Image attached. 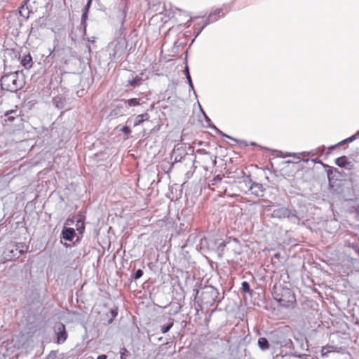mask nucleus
<instances>
[{"label":"nucleus","mask_w":359,"mask_h":359,"mask_svg":"<svg viewBox=\"0 0 359 359\" xmlns=\"http://www.w3.org/2000/svg\"><path fill=\"white\" fill-rule=\"evenodd\" d=\"M1 86L3 90L16 92L25 84L23 75L19 72L4 74L1 78Z\"/></svg>","instance_id":"f257e3e1"},{"label":"nucleus","mask_w":359,"mask_h":359,"mask_svg":"<svg viewBox=\"0 0 359 359\" xmlns=\"http://www.w3.org/2000/svg\"><path fill=\"white\" fill-rule=\"evenodd\" d=\"M273 296L280 306L285 308L292 307L296 302L294 292L287 287H275Z\"/></svg>","instance_id":"f03ea898"},{"label":"nucleus","mask_w":359,"mask_h":359,"mask_svg":"<svg viewBox=\"0 0 359 359\" xmlns=\"http://www.w3.org/2000/svg\"><path fill=\"white\" fill-rule=\"evenodd\" d=\"M218 290L211 285H207L203 287L201 294V299L203 304L212 306L218 297Z\"/></svg>","instance_id":"7ed1b4c3"},{"label":"nucleus","mask_w":359,"mask_h":359,"mask_svg":"<svg viewBox=\"0 0 359 359\" xmlns=\"http://www.w3.org/2000/svg\"><path fill=\"white\" fill-rule=\"evenodd\" d=\"M271 216H272V217L278 218V219L295 218L297 220H299L296 210H291L288 208H283V207L273 210L272 211Z\"/></svg>","instance_id":"20e7f679"},{"label":"nucleus","mask_w":359,"mask_h":359,"mask_svg":"<svg viewBox=\"0 0 359 359\" xmlns=\"http://www.w3.org/2000/svg\"><path fill=\"white\" fill-rule=\"evenodd\" d=\"M188 154L185 147L181 144H177L174 147L170 159L173 160L171 167L174 163L182 161Z\"/></svg>","instance_id":"39448f33"},{"label":"nucleus","mask_w":359,"mask_h":359,"mask_svg":"<svg viewBox=\"0 0 359 359\" xmlns=\"http://www.w3.org/2000/svg\"><path fill=\"white\" fill-rule=\"evenodd\" d=\"M54 332L57 337V342L59 344L64 343L67 337L65 325L62 323H57L54 326Z\"/></svg>","instance_id":"423d86ee"},{"label":"nucleus","mask_w":359,"mask_h":359,"mask_svg":"<svg viewBox=\"0 0 359 359\" xmlns=\"http://www.w3.org/2000/svg\"><path fill=\"white\" fill-rule=\"evenodd\" d=\"M227 6L226 4H224L222 8L217 9L215 12L211 13L208 18L207 21L205 22V25L203 26V27L201 29V30L198 32V34L201 32V30L209 23L217 21L219 18V14L223 11L224 8H226Z\"/></svg>","instance_id":"0eeeda50"},{"label":"nucleus","mask_w":359,"mask_h":359,"mask_svg":"<svg viewBox=\"0 0 359 359\" xmlns=\"http://www.w3.org/2000/svg\"><path fill=\"white\" fill-rule=\"evenodd\" d=\"M11 247L12 248L10 250V253L11 255L10 257L12 258H18L25 252V248H26V246L22 243H18L15 245H12Z\"/></svg>","instance_id":"6e6552de"},{"label":"nucleus","mask_w":359,"mask_h":359,"mask_svg":"<svg viewBox=\"0 0 359 359\" xmlns=\"http://www.w3.org/2000/svg\"><path fill=\"white\" fill-rule=\"evenodd\" d=\"M335 163L339 167L346 168L349 170L353 168V163L351 161H348L346 156H342L341 157L337 158L335 160Z\"/></svg>","instance_id":"1a4fd4ad"},{"label":"nucleus","mask_w":359,"mask_h":359,"mask_svg":"<svg viewBox=\"0 0 359 359\" xmlns=\"http://www.w3.org/2000/svg\"><path fill=\"white\" fill-rule=\"evenodd\" d=\"M250 189L252 191L253 194L258 197L262 196L265 190L262 184L257 182H252L250 186Z\"/></svg>","instance_id":"9d476101"},{"label":"nucleus","mask_w":359,"mask_h":359,"mask_svg":"<svg viewBox=\"0 0 359 359\" xmlns=\"http://www.w3.org/2000/svg\"><path fill=\"white\" fill-rule=\"evenodd\" d=\"M75 231L73 228L64 227L62 230V238L68 241H72L75 236Z\"/></svg>","instance_id":"9b49d317"},{"label":"nucleus","mask_w":359,"mask_h":359,"mask_svg":"<svg viewBox=\"0 0 359 359\" xmlns=\"http://www.w3.org/2000/svg\"><path fill=\"white\" fill-rule=\"evenodd\" d=\"M4 116L6 118V121L13 122L19 115L17 110H10L6 111Z\"/></svg>","instance_id":"f8f14e48"},{"label":"nucleus","mask_w":359,"mask_h":359,"mask_svg":"<svg viewBox=\"0 0 359 359\" xmlns=\"http://www.w3.org/2000/svg\"><path fill=\"white\" fill-rule=\"evenodd\" d=\"M22 65L25 69H29L32 66V58L30 55H25L21 60Z\"/></svg>","instance_id":"ddd939ff"},{"label":"nucleus","mask_w":359,"mask_h":359,"mask_svg":"<svg viewBox=\"0 0 359 359\" xmlns=\"http://www.w3.org/2000/svg\"><path fill=\"white\" fill-rule=\"evenodd\" d=\"M174 320L172 318H168V321L166 324L161 326V332L162 333H167L173 326Z\"/></svg>","instance_id":"4468645a"},{"label":"nucleus","mask_w":359,"mask_h":359,"mask_svg":"<svg viewBox=\"0 0 359 359\" xmlns=\"http://www.w3.org/2000/svg\"><path fill=\"white\" fill-rule=\"evenodd\" d=\"M258 346L261 350L265 351L269 348V343L266 338L260 337L258 339Z\"/></svg>","instance_id":"2eb2a0df"},{"label":"nucleus","mask_w":359,"mask_h":359,"mask_svg":"<svg viewBox=\"0 0 359 359\" xmlns=\"http://www.w3.org/2000/svg\"><path fill=\"white\" fill-rule=\"evenodd\" d=\"M149 118V115L147 113L138 115L136 118V122L135 123L134 126L135 127L142 124L144 121H148Z\"/></svg>","instance_id":"dca6fc26"},{"label":"nucleus","mask_w":359,"mask_h":359,"mask_svg":"<svg viewBox=\"0 0 359 359\" xmlns=\"http://www.w3.org/2000/svg\"><path fill=\"white\" fill-rule=\"evenodd\" d=\"M53 103L58 109H63L65 107V99L61 97H55L53 99Z\"/></svg>","instance_id":"f3484780"},{"label":"nucleus","mask_w":359,"mask_h":359,"mask_svg":"<svg viewBox=\"0 0 359 359\" xmlns=\"http://www.w3.org/2000/svg\"><path fill=\"white\" fill-rule=\"evenodd\" d=\"M241 288L243 292L250 295H252L253 293V291L250 289V284L247 281H243L242 283Z\"/></svg>","instance_id":"a211bd4d"},{"label":"nucleus","mask_w":359,"mask_h":359,"mask_svg":"<svg viewBox=\"0 0 359 359\" xmlns=\"http://www.w3.org/2000/svg\"><path fill=\"white\" fill-rule=\"evenodd\" d=\"M142 81V79L140 76H136L135 78L129 80V84L133 87H136L141 83Z\"/></svg>","instance_id":"6ab92c4d"},{"label":"nucleus","mask_w":359,"mask_h":359,"mask_svg":"<svg viewBox=\"0 0 359 359\" xmlns=\"http://www.w3.org/2000/svg\"><path fill=\"white\" fill-rule=\"evenodd\" d=\"M76 226V230L79 231V233L80 234H82L85 229V224H84L83 220H82L81 219L77 220Z\"/></svg>","instance_id":"aec40b11"},{"label":"nucleus","mask_w":359,"mask_h":359,"mask_svg":"<svg viewBox=\"0 0 359 359\" xmlns=\"http://www.w3.org/2000/svg\"><path fill=\"white\" fill-rule=\"evenodd\" d=\"M281 346L287 347L289 348H294V344L291 339H285L280 342Z\"/></svg>","instance_id":"412c9836"},{"label":"nucleus","mask_w":359,"mask_h":359,"mask_svg":"<svg viewBox=\"0 0 359 359\" xmlns=\"http://www.w3.org/2000/svg\"><path fill=\"white\" fill-rule=\"evenodd\" d=\"M358 135H359V130L355 134L352 135L351 137H349L345 139L344 140L341 141V142H339V144L341 145V144H344L345 142H352L358 138Z\"/></svg>","instance_id":"4be33fe9"},{"label":"nucleus","mask_w":359,"mask_h":359,"mask_svg":"<svg viewBox=\"0 0 359 359\" xmlns=\"http://www.w3.org/2000/svg\"><path fill=\"white\" fill-rule=\"evenodd\" d=\"M185 73H186V77L187 79L189 88L191 90H194V85H193V83H192V80H191V76H190V74H189V67H188L187 65L185 67Z\"/></svg>","instance_id":"5701e85b"},{"label":"nucleus","mask_w":359,"mask_h":359,"mask_svg":"<svg viewBox=\"0 0 359 359\" xmlns=\"http://www.w3.org/2000/svg\"><path fill=\"white\" fill-rule=\"evenodd\" d=\"M210 128H213V129H214V130H215L218 134H220V135H222V136H225V137H228V138H229V139H231V140H234V141L237 142V140H236L235 138H233V137H230V136H229V135H226V134L223 133H222L221 130H219V129H218V128H217L214 124L211 125V126H210Z\"/></svg>","instance_id":"b1692460"},{"label":"nucleus","mask_w":359,"mask_h":359,"mask_svg":"<svg viewBox=\"0 0 359 359\" xmlns=\"http://www.w3.org/2000/svg\"><path fill=\"white\" fill-rule=\"evenodd\" d=\"M127 102H128V105L130 107L137 106L140 104L138 100L136 98L129 99L127 101Z\"/></svg>","instance_id":"393cba45"},{"label":"nucleus","mask_w":359,"mask_h":359,"mask_svg":"<svg viewBox=\"0 0 359 359\" xmlns=\"http://www.w3.org/2000/svg\"><path fill=\"white\" fill-rule=\"evenodd\" d=\"M200 109H201V111L204 116L205 122L207 123L208 127H210L213 123H212L210 118L205 114V113L204 112V111L203 110V109L201 108V106H200Z\"/></svg>","instance_id":"a878e982"},{"label":"nucleus","mask_w":359,"mask_h":359,"mask_svg":"<svg viewBox=\"0 0 359 359\" xmlns=\"http://www.w3.org/2000/svg\"><path fill=\"white\" fill-rule=\"evenodd\" d=\"M294 340H295L297 344L300 345L302 348H303V349L305 348V347H304L305 345L303 343V341H304V337H303L301 336L299 338L294 337ZM306 346H307L306 344Z\"/></svg>","instance_id":"bb28decb"},{"label":"nucleus","mask_w":359,"mask_h":359,"mask_svg":"<svg viewBox=\"0 0 359 359\" xmlns=\"http://www.w3.org/2000/svg\"><path fill=\"white\" fill-rule=\"evenodd\" d=\"M143 275V271L142 269H137L133 274V278L137 280L140 278Z\"/></svg>","instance_id":"cd10ccee"},{"label":"nucleus","mask_w":359,"mask_h":359,"mask_svg":"<svg viewBox=\"0 0 359 359\" xmlns=\"http://www.w3.org/2000/svg\"><path fill=\"white\" fill-rule=\"evenodd\" d=\"M110 313L111 315V318L109 320L108 323L109 324H111L112 323L113 318L116 317L118 314L117 309H111L110 310Z\"/></svg>","instance_id":"c85d7f7f"},{"label":"nucleus","mask_w":359,"mask_h":359,"mask_svg":"<svg viewBox=\"0 0 359 359\" xmlns=\"http://www.w3.org/2000/svg\"><path fill=\"white\" fill-rule=\"evenodd\" d=\"M120 130L122 131L127 136H128V135L131 133V130L130 129V128L126 126L121 128Z\"/></svg>","instance_id":"c756f323"},{"label":"nucleus","mask_w":359,"mask_h":359,"mask_svg":"<svg viewBox=\"0 0 359 359\" xmlns=\"http://www.w3.org/2000/svg\"><path fill=\"white\" fill-rule=\"evenodd\" d=\"M88 12H86V11H83V14H82V16H81V24L83 25H85L86 20L88 18Z\"/></svg>","instance_id":"7c9ffc66"},{"label":"nucleus","mask_w":359,"mask_h":359,"mask_svg":"<svg viewBox=\"0 0 359 359\" xmlns=\"http://www.w3.org/2000/svg\"><path fill=\"white\" fill-rule=\"evenodd\" d=\"M56 355H57V352L55 351H52L49 353V355L48 356V359H55Z\"/></svg>","instance_id":"2f4dec72"},{"label":"nucleus","mask_w":359,"mask_h":359,"mask_svg":"<svg viewBox=\"0 0 359 359\" xmlns=\"http://www.w3.org/2000/svg\"><path fill=\"white\" fill-rule=\"evenodd\" d=\"M348 247L352 248L359 255V248L355 244H348Z\"/></svg>","instance_id":"473e14b6"},{"label":"nucleus","mask_w":359,"mask_h":359,"mask_svg":"<svg viewBox=\"0 0 359 359\" xmlns=\"http://www.w3.org/2000/svg\"><path fill=\"white\" fill-rule=\"evenodd\" d=\"M91 3H92V0H88V2L86 4V5L85 6L83 11L88 12V10H89L90 7L91 6Z\"/></svg>","instance_id":"72a5a7b5"},{"label":"nucleus","mask_w":359,"mask_h":359,"mask_svg":"<svg viewBox=\"0 0 359 359\" xmlns=\"http://www.w3.org/2000/svg\"><path fill=\"white\" fill-rule=\"evenodd\" d=\"M222 178L220 175L215 176L213 179V182H214L213 184H216L218 182H220L222 180Z\"/></svg>","instance_id":"f704fd0d"},{"label":"nucleus","mask_w":359,"mask_h":359,"mask_svg":"<svg viewBox=\"0 0 359 359\" xmlns=\"http://www.w3.org/2000/svg\"><path fill=\"white\" fill-rule=\"evenodd\" d=\"M107 355L104 354H102L97 356V359H107Z\"/></svg>","instance_id":"c9c22d12"},{"label":"nucleus","mask_w":359,"mask_h":359,"mask_svg":"<svg viewBox=\"0 0 359 359\" xmlns=\"http://www.w3.org/2000/svg\"><path fill=\"white\" fill-rule=\"evenodd\" d=\"M128 352L127 350L125 348L123 352H121V359H125V353Z\"/></svg>","instance_id":"e433bc0d"},{"label":"nucleus","mask_w":359,"mask_h":359,"mask_svg":"<svg viewBox=\"0 0 359 359\" xmlns=\"http://www.w3.org/2000/svg\"><path fill=\"white\" fill-rule=\"evenodd\" d=\"M69 36L72 41H76L75 36H74V33L72 32L69 34Z\"/></svg>","instance_id":"4c0bfd02"},{"label":"nucleus","mask_w":359,"mask_h":359,"mask_svg":"<svg viewBox=\"0 0 359 359\" xmlns=\"http://www.w3.org/2000/svg\"><path fill=\"white\" fill-rule=\"evenodd\" d=\"M272 207H273V205H266L265 208H266V210L267 211H271V210Z\"/></svg>","instance_id":"58836bf2"},{"label":"nucleus","mask_w":359,"mask_h":359,"mask_svg":"<svg viewBox=\"0 0 359 359\" xmlns=\"http://www.w3.org/2000/svg\"><path fill=\"white\" fill-rule=\"evenodd\" d=\"M280 257V254L279 252H276L274 254L273 257L276 259H279Z\"/></svg>","instance_id":"ea45409f"},{"label":"nucleus","mask_w":359,"mask_h":359,"mask_svg":"<svg viewBox=\"0 0 359 359\" xmlns=\"http://www.w3.org/2000/svg\"><path fill=\"white\" fill-rule=\"evenodd\" d=\"M332 173V168H330L328 170H327V176L328 177L330 178V175Z\"/></svg>","instance_id":"a19ab883"},{"label":"nucleus","mask_w":359,"mask_h":359,"mask_svg":"<svg viewBox=\"0 0 359 359\" xmlns=\"http://www.w3.org/2000/svg\"><path fill=\"white\" fill-rule=\"evenodd\" d=\"M24 10H25L24 6H21L20 13V15H22V16H24V14L22 13Z\"/></svg>","instance_id":"79ce46f5"},{"label":"nucleus","mask_w":359,"mask_h":359,"mask_svg":"<svg viewBox=\"0 0 359 359\" xmlns=\"http://www.w3.org/2000/svg\"><path fill=\"white\" fill-rule=\"evenodd\" d=\"M294 154L288 153V154H287L284 155L283 156H284V157H285V156H294Z\"/></svg>","instance_id":"37998d69"},{"label":"nucleus","mask_w":359,"mask_h":359,"mask_svg":"<svg viewBox=\"0 0 359 359\" xmlns=\"http://www.w3.org/2000/svg\"><path fill=\"white\" fill-rule=\"evenodd\" d=\"M94 39H95V37H93V38L88 39V41H93Z\"/></svg>","instance_id":"c03bdc74"},{"label":"nucleus","mask_w":359,"mask_h":359,"mask_svg":"<svg viewBox=\"0 0 359 359\" xmlns=\"http://www.w3.org/2000/svg\"><path fill=\"white\" fill-rule=\"evenodd\" d=\"M213 163H214V165H215V164H216V158H215V159H214V161H213Z\"/></svg>","instance_id":"a18cd8bd"},{"label":"nucleus","mask_w":359,"mask_h":359,"mask_svg":"<svg viewBox=\"0 0 359 359\" xmlns=\"http://www.w3.org/2000/svg\"><path fill=\"white\" fill-rule=\"evenodd\" d=\"M198 294H199V291H198V290H197V291H196V296H198Z\"/></svg>","instance_id":"49530a36"},{"label":"nucleus","mask_w":359,"mask_h":359,"mask_svg":"<svg viewBox=\"0 0 359 359\" xmlns=\"http://www.w3.org/2000/svg\"><path fill=\"white\" fill-rule=\"evenodd\" d=\"M67 222L68 223H71V221H69V220H67Z\"/></svg>","instance_id":"de8ad7c7"},{"label":"nucleus","mask_w":359,"mask_h":359,"mask_svg":"<svg viewBox=\"0 0 359 359\" xmlns=\"http://www.w3.org/2000/svg\"><path fill=\"white\" fill-rule=\"evenodd\" d=\"M67 222L68 223H71V221H69V220H67Z\"/></svg>","instance_id":"09e8293b"},{"label":"nucleus","mask_w":359,"mask_h":359,"mask_svg":"<svg viewBox=\"0 0 359 359\" xmlns=\"http://www.w3.org/2000/svg\"><path fill=\"white\" fill-rule=\"evenodd\" d=\"M84 28H86V25H84ZM84 31H86V29H84Z\"/></svg>","instance_id":"8fccbe9b"}]
</instances>
